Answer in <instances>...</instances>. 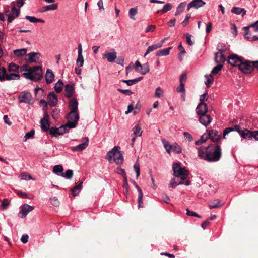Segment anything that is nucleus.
I'll list each match as a JSON object with an SVG mask.
<instances>
[{"label": "nucleus", "instance_id": "4d7b16f0", "mask_svg": "<svg viewBox=\"0 0 258 258\" xmlns=\"http://www.w3.org/2000/svg\"><path fill=\"white\" fill-rule=\"evenodd\" d=\"M117 91H119L120 93H122V94L130 96L133 94V92L131 90L128 89H122L120 88L117 89Z\"/></svg>", "mask_w": 258, "mask_h": 258}, {"label": "nucleus", "instance_id": "f704fd0d", "mask_svg": "<svg viewBox=\"0 0 258 258\" xmlns=\"http://www.w3.org/2000/svg\"><path fill=\"white\" fill-rule=\"evenodd\" d=\"M171 49V47H168L159 50L156 52V55L158 56H167L169 54Z\"/></svg>", "mask_w": 258, "mask_h": 258}, {"label": "nucleus", "instance_id": "6ab92c4d", "mask_svg": "<svg viewBox=\"0 0 258 258\" xmlns=\"http://www.w3.org/2000/svg\"><path fill=\"white\" fill-rule=\"evenodd\" d=\"M103 57L107 59V61L109 62H113L117 57L116 52H115L114 49H113L112 51L111 52H105L103 54Z\"/></svg>", "mask_w": 258, "mask_h": 258}, {"label": "nucleus", "instance_id": "20e7f679", "mask_svg": "<svg viewBox=\"0 0 258 258\" xmlns=\"http://www.w3.org/2000/svg\"><path fill=\"white\" fill-rule=\"evenodd\" d=\"M172 169L174 176L180 178L183 181L187 180L189 172L185 167H181L178 163H175L173 164Z\"/></svg>", "mask_w": 258, "mask_h": 258}, {"label": "nucleus", "instance_id": "c03bdc74", "mask_svg": "<svg viewBox=\"0 0 258 258\" xmlns=\"http://www.w3.org/2000/svg\"><path fill=\"white\" fill-rule=\"evenodd\" d=\"M73 175V170L71 169L67 170L64 173H61V176L67 178L71 179Z\"/></svg>", "mask_w": 258, "mask_h": 258}, {"label": "nucleus", "instance_id": "58836bf2", "mask_svg": "<svg viewBox=\"0 0 258 258\" xmlns=\"http://www.w3.org/2000/svg\"><path fill=\"white\" fill-rule=\"evenodd\" d=\"M26 19L27 20H29L30 22L32 23H44L45 21L42 19H38L36 18L34 16H26L25 17Z\"/></svg>", "mask_w": 258, "mask_h": 258}, {"label": "nucleus", "instance_id": "0eeeda50", "mask_svg": "<svg viewBox=\"0 0 258 258\" xmlns=\"http://www.w3.org/2000/svg\"><path fill=\"white\" fill-rule=\"evenodd\" d=\"M19 102L24 103L29 105L33 104V99L31 94L28 91L21 92L18 97Z\"/></svg>", "mask_w": 258, "mask_h": 258}, {"label": "nucleus", "instance_id": "e2e57ef3", "mask_svg": "<svg viewBox=\"0 0 258 258\" xmlns=\"http://www.w3.org/2000/svg\"><path fill=\"white\" fill-rule=\"evenodd\" d=\"M172 5L170 3H167L163 7L162 9V13H166L171 9Z\"/></svg>", "mask_w": 258, "mask_h": 258}, {"label": "nucleus", "instance_id": "052dcab7", "mask_svg": "<svg viewBox=\"0 0 258 258\" xmlns=\"http://www.w3.org/2000/svg\"><path fill=\"white\" fill-rule=\"evenodd\" d=\"M184 86H185V85L183 84L182 83L180 84L179 86L176 88V91L178 92L182 93L184 95H185V89Z\"/></svg>", "mask_w": 258, "mask_h": 258}, {"label": "nucleus", "instance_id": "9d476101", "mask_svg": "<svg viewBox=\"0 0 258 258\" xmlns=\"http://www.w3.org/2000/svg\"><path fill=\"white\" fill-rule=\"evenodd\" d=\"M242 59V57H239L236 54H232L228 56V62L232 66L239 67Z\"/></svg>", "mask_w": 258, "mask_h": 258}, {"label": "nucleus", "instance_id": "1a4fd4ad", "mask_svg": "<svg viewBox=\"0 0 258 258\" xmlns=\"http://www.w3.org/2000/svg\"><path fill=\"white\" fill-rule=\"evenodd\" d=\"M69 127L67 124L62 125L59 127H52L49 130L50 134L54 137H57L59 135H61L66 133L68 131Z\"/></svg>", "mask_w": 258, "mask_h": 258}, {"label": "nucleus", "instance_id": "6e6d98bb", "mask_svg": "<svg viewBox=\"0 0 258 258\" xmlns=\"http://www.w3.org/2000/svg\"><path fill=\"white\" fill-rule=\"evenodd\" d=\"M134 168L136 173V178L138 179L140 174L139 164L138 163H136L134 165Z\"/></svg>", "mask_w": 258, "mask_h": 258}, {"label": "nucleus", "instance_id": "e433bc0d", "mask_svg": "<svg viewBox=\"0 0 258 258\" xmlns=\"http://www.w3.org/2000/svg\"><path fill=\"white\" fill-rule=\"evenodd\" d=\"M140 71L138 72L140 73L142 75L147 74L150 71L149 65L148 62L142 64V67L140 68Z\"/></svg>", "mask_w": 258, "mask_h": 258}, {"label": "nucleus", "instance_id": "37998d69", "mask_svg": "<svg viewBox=\"0 0 258 258\" xmlns=\"http://www.w3.org/2000/svg\"><path fill=\"white\" fill-rule=\"evenodd\" d=\"M222 206L220 203V201L219 200H215L212 201L209 205V207L210 209L217 208Z\"/></svg>", "mask_w": 258, "mask_h": 258}, {"label": "nucleus", "instance_id": "49530a36", "mask_svg": "<svg viewBox=\"0 0 258 258\" xmlns=\"http://www.w3.org/2000/svg\"><path fill=\"white\" fill-rule=\"evenodd\" d=\"M137 8H132L129 10L128 14L130 18L132 20H135V16L137 14Z\"/></svg>", "mask_w": 258, "mask_h": 258}, {"label": "nucleus", "instance_id": "7ed1b4c3", "mask_svg": "<svg viewBox=\"0 0 258 258\" xmlns=\"http://www.w3.org/2000/svg\"><path fill=\"white\" fill-rule=\"evenodd\" d=\"M106 159L110 163L115 162L119 164L123 162V156L121 152L118 150V147L114 146L111 151L108 152L106 156Z\"/></svg>", "mask_w": 258, "mask_h": 258}, {"label": "nucleus", "instance_id": "393cba45", "mask_svg": "<svg viewBox=\"0 0 258 258\" xmlns=\"http://www.w3.org/2000/svg\"><path fill=\"white\" fill-rule=\"evenodd\" d=\"M54 75L53 72L50 69H47L45 74V80L46 83H51L54 80Z\"/></svg>", "mask_w": 258, "mask_h": 258}, {"label": "nucleus", "instance_id": "72a5a7b5", "mask_svg": "<svg viewBox=\"0 0 258 258\" xmlns=\"http://www.w3.org/2000/svg\"><path fill=\"white\" fill-rule=\"evenodd\" d=\"M143 79V77H139L132 80H122V82L126 83L128 86H132Z\"/></svg>", "mask_w": 258, "mask_h": 258}, {"label": "nucleus", "instance_id": "c9c22d12", "mask_svg": "<svg viewBox=\"0 0 258 258\" xmlns=\"http://www.w3.org/2000/svg\"><path fill=\"white\" fill-rule=\"evenodd\" d=\"M63 170V168L61 165H55L53 168V172L58 176H61Z\"/></svg>", "mask_w": 258, "mask_h": 258}, {"label": "nucleus", "instance_id": "4c0bfd02", "mask_svg": "<svg viewBox=\"0 0 258 258\" xmlns=\"http://www.w3.org/2000/svg\"><path fill=\"white\" fill-rule=\"evenodd\" d=\"M20 78V76L18 74L16 73H11L9 74H7L6 73V75L5 77V80H17Z\"/></svg>", "mask_w": 258, "mask_h": 258}, {"label": "nucleus", "instance_id": "0e129e2a", "mask_svg": "<svg viewBox=\"0 0 258 258\" xmlns=\"http://www.w3.org/2000/svg\"><path fill=\"white\" fill-rule=\"evenodd\" d=\"M20 177L22 180H30L32 179L31 176L26 173H22L20 175Z\"/></svg>", "mask_w": 258, "mask_h": 258}, {"label": "nucleus", "instance_id": "a211bd4d", "mask_svg": "<svg viewBox=\"0 0 258 258\" xmlns=\"http://www.w3.org/2000/svg\"><path fill=\"white\" fill-rule=\"evenodd\" d=\"M206 3L203 0H192L187 5V10H189L191 8L198 9L205 5Z\"/></svg>", "mask_w": 258, "mask_h": 258}, {"label": "nucleus", "instance_id": "a878e982", "mask_svg": "<svg viewBox=\"0 0 258 258\" xmlns=\"http://www.w3.org/2000/svg\"><path fill=\"white\" fill-rule=\"evenodd\" d=\"M180 184H184L187 186L190 184V181L189 180H186L185 181H183L181 180V181L178 183H177L175 179L174 178H172L170 182V187L173 188L177 185Z\"/></svg>", "mask_w": 258, "mask_h": 258}, {"label": "nucleus", "instance_id": "c85d7f7f", "mask_svg": "<svg viewBox=\"0 0 258 258\" xmlns=\"http://www.w3.org/2000/svg\"><path fill=\"white\" fill-rule=\"evenodd\" d=\"M83 182L81 181L71 189V192L74 197L77 196L82 188Z\"/></svg>", "mask_w": 258, "mask_h": 258}, {"label": "nucleus", "instance_id": "680f3d73", "mask_svg": "<svg viewBox=\"0 0 258 258\" xmlns=\"http://www.w3.org/2000/svg\"><path fill=\"white\" fill-rule=\"evenodd\" d=\"M50 201L52 205L57 206L59 205V202L56 197H52L50 198Z\"/></svg>", "mask_w": 258, "mask_h": 258}, {"label": "nucleus", "instance_id": "13d9d810", "mask_svg": "<svg viewBox=\"0 0 258 258\" xmlns=\"http://www.w3.org/2000/svg\"><path fill=\"white\" fill-rule=\"evenodd\" d=\"M47 11H50V10H56L58 8V4L57 3L56 4H50L46 6Z\"/></svg>", "mask_w": 258, "mask_h": 258}, {"label": "nucleus", "instance_id": "864d4df0", "mask_svg": "<svg viewBox=\"0 0 258 258\" xmlns=\"http://www.w3.org/2000/svg\"><path fill=\"white\" fill-rule=\"evenodd\" d=\"M249 27H248V26L244 27L243 28V29L244 30V36L245 38H246L247 39H248V40L251 38V37H250L251 34L249 32Z\"/></svg>", "mask_w": 258, "mask_h": 258}, {"label": "nucleus", "instance_id": "4468645a", "mask_svg": "<svg viewBox=\"0 0 258 258\" xmlns=\"http://www.w3.org/2000/svg\"><path fill=\"white\" fill-rule=\"evenodd\" d=\"M207 111V104L203 102L200 103L196 108V113L199 116L206 114Z\"/></svg>", "mask_w": 258, "mask_h": 258}, {"label": "nucleus", "instance_id": "79ce46f5", "mask_svg": "<svg viewBox=\"0 0 258 258\" xmlns=\"http://www.w3.org/2000/svg\"><path fill=\"white\" fill-rule=\"evenodd\" d=\"M205 78L206 79V81L205 82V85L207 87H209L210 85L212 84L214 81L213 77L212 74L209 75H205Z\"/></svg>", "mask_w": 258, "mask_h": 258}, {"label": "nucleus", "instance_id": "603ef678", "mask_svg": "<svg viewBox=\"0 0 258 258\" xmlns=\"http://www.w3.org/2000/svg\"><path fill=\"white\" fill-rule=\"evenodd\" d=\"M19 69V66L15 63H11L9 66V71L10 72H16Z\"/></svg>", "mask_w": 258, "mask_h": 258}, {"label": "nucleus", "instance_id": "7c9ffc66", "mask_svg": "<svg viewBox=\"0 0 258 258\" xmlns=\"http://www.w3.org/2000/svg\"><path fill=\"white\" fill-rule=\"evenodd\" d=\"M164 42V40L162 41V43L161 44H157L152 45L148 47L146 53L144 54V57L146 56L150 52L162 47V43Z\"/></svg>", "mask_w": 258, "mask_h": 258}, {"label": "nucleus", "instance_id": "a19ab883", "mask_svg": "<svg viewBox=\"0 0 258 258\" xmlns=\"http://www.w3.org/2000/svg\"><path fill=\"white\" fill-rule=\"evenodd\" d=\"M63 83L61 80H59L54 86L55 91L57 93H60L62 89Z\"/></svg>", "mask_w": 258, "mask_h": 258}, {"label": "nucleus", "instance_id": "8fccbe9b", "mask_svg": "<svg viewBox=\"0 0 258 258\" xmlns=\"http://www.w3.org/2000/svg\"><path fill=\"white\" fill-rule=\"evenodd\" d=\"M6 73V69L3 67H0V81L5 80V77Z\"/></svg>", "mask_w": 258, "mask_h": 258}, {"label": "nucleus", "instance_id": "bf43d9fd", "mask_svg": "<svg viewBox=\"0 0 258 258\" xmlns=\"http://www.w3.org/2000/svg\"><path fill=\"white\" fill-rule=\"evenodd\" d=\"M12 14L15 15L16 17H18L19 16L20 14V11L19 9H17L15 6H14L12 8Z\"/></svg>", "mask_w": 258, "mask_h": 258}, {"label": "nucleus", "instance_id": "aec40b11", "mask_svg": "<svg viewBox=\"0 0 258 258\" xmlns=\"http://www.w3.org/2000/svg\"><path fill=\"white\" fill-rule=\"evenodd\" d=\"M34 209L33 206H30L28 204H25L22 206L20 213L22 214V217L25 218L27 215L31 211H33Z\"/></svg>", "mask_w": 258, "mask_h": 258}, {"label": "nucleus", "instance_id": "39448f33", "mask_svg": "<svg viewBox=\"0 0 258 258\" xmlns=\"http://www.w3.org/2000/svg\"><path fill=\"white\" fill-rule=\"evenodd\" d=\"M68 123L66 124L69 128L75 127L79 119L78 112L70 111L67 117Z\"/></svg>", "mask_w": 258, "mask_h": 258}, {"label": "nucleus", "instance_id": "2eb2a0df", "mask_svg": "<svg viewBox=\"0 0 258 258\" xmlns=\"http://www.w3.org/2000/svg\"><path fill=\"white\" fill-rule=\"evenodd\" d=\"M200 122L205 126H207L211 122L212 119L210 115L206 114L199 116Z\"/></svg>", "mask_w": 258, "mask_h": 258}, {"label": "nucleus", "instance_id": "f257e3e1", "mask_svg": "<svg viewBox=\"0 0 258 258\" xmlns=\"http://www.w3.org/2000/svg\"><path fill=\"white\" fill-rule=\"evenodd\" d=\"M198 157L208 162H216L222 156L221 146L218 144H211L208 146H202L197 149Z\"/></svg>", "mask_w": 258, "mask_h": 258}, {"label": "nucleus", "instance_id": "423d86ee", "mask_svg": "<svg viewBox=\"0 0 258 258\" xmlns=\"http://www.w3.org/2000/svg\"><path fill=\"white\" fill-rule=\"evenodd\" d=\"M238 69L244 74H250L253 71V62L252 61L243 59Z\"/></svg>", "mask_w": 258, "mask_h": 258}, {"label": "nucleus", "instance_id": "2f4dec72", "mask_svg": "<svg viewBox=\"0 0 258 258\" xmlns=\"http://www.w3.org/2000/svg\"><path fill=\"white\" fill-rule=\"evenodd\" d=\"M231 12L237 15L241 14L242 16L243 17L246 14V11L243 8L234 7L231 9Z\"/></svg>", "mask_w": 258, "mask_h": 258}, {"label": "nucleus", "instance_id": "b1692460", "mask_svg": "<svg viewBox=\"0 0 258 258\" xmlns=\"http://www.w3.org/2000/svg\"><path fill=\"white\" fill-rule=\"evenodd\" d=\"M65 96L67 98H71L74 93V89L72 85L67 84L65 86Z\"/></svg>", "mask_w": 258, "mask_h": 258}, {"label": "nucleus", "instance_id": "774afa93", "mask_svg": "<svg viewBox=\"0 0 258 258\" xmlns=\"http://www.w3.org/2000/svg\"><path fill=\"white\" fill-rule=\"evenodd\" d=\"M123 187L125 189V193L127 194L128 192V186L127 177L123 178Z\"/></svg>", "mask_w": 258, "mask_h": 258}, {"label": "nucleus", "instance_id": "de8ad7c7", "mask_svg": "<svg viewBox=\"0 0 258 258\" xmlns=\"http://www.w3.org/2000/svg\"><path fill=\"white\" fill-rule=\"evenodd\" d=\"M163 89L161 87H158L155 90V97L161 98L163 96Z\"/></svg>", "mask_w": 258, "mask_h": 258}, {"label": "nucleus", "instance_id": "a18cd8bd", "mask_svg": "<svg viewBox=\"0 0 258 258\" xmlns=\"http://www.w3.org/2000/svg\"><path fill=\"white\" fill-rule=\"evenodd\" d=\"M222 64H218L216 66L213 68L211 72L212 75H215L218 74L222 69Z\"/></svg>", "mask_w": 258, "mask_h": 258}, {"label": "nucleus", "instance_id": "f8f14e48", "mask_svg": "<svg viewBox=\"0 0 258 258\" xmlns=\"http://www.w3.org/2000/svg\"><path fill=\"white\" fill-rule=\"evenodd\" d=\"M40 124L42 130L47 131L49 130L50 123L49 122V115L47 113H45L43 118L41 119Z\"/></svg>", "mask_w": 258, "mask_h": 258}, {"label": "nucleus", "instance_id": "412c9836", "mask_svg": "<svg viewBox=\"0 0 258 258\" xmlns=\"http://www.w3.org/2000/svg\"><path fill=\"white\" fill-rule=\"evenodd\" d=\"M47 98L48 102L50 106H54L57 104V97L54 92H50L48 94Z\"/></svg>", "mask_w": 258, "mask_h": 258}, {"label": "nucleus", "instance_id": "ea45409f", "mask_svg": "<svg viewBox=\"0 0 258 258\" xmlns=\"http://www.w3.org/2000/svg\"><path fill=\"white\" fill-rule=\"evenodd\" d=\"M186 6V3L182 2L179 4L176 9V11L175 13V15L177 16L181 13L184 10Z\"/></svg>", "mask_w": 258, "mask_h": 258}, {"label": "nucleus", "instance_id": "3c124183", "mask_svg": "<svg viewBox=\"0 0 258 258\" xmlns=\"http://www.w3.org/2000/svg\"><path fill=\"white\" fill-rule=\"evenodd\" d=\"M34 134H35V131L34 130H32L30 132L27 133L24 137V141H26L27 140L29 139L30 138L33 137Z\"/></svg>", "mask_w": 258, "mask_h": 258}, {"label": "nucleus", "instance_id": "c756f323", "mask_svg": "<svg viewBox=\"0 0 258 258\" xmlns=\"http://www.w3.org/2000/svg\"><path fill=\"white\" fill-rule=\"evenodd\" d=\"M252 132L248 129H244L240 134V136L247 140H251Z\"/></svg>", "mask_w": 258, "mask_h": 258}, {"label": "nucleus", "instance_id": "338daca9", "mask_svg": "<svg viewBox=\"0 0 258 258\" xmlns=\"http://www.w3.org/2000/svg\"><path fill=\"white\" fill-rule=\"evenodd\" d=\"M186 214L190 216H195L198 218H201V216L198 215L197 213L190 211L188 209H186Z\"/></svg>", "mask_w": 258, "mask_h": 258}, {"label": "nucleus", "instance_id": "cd10ccee", "mask_svg": "<svg viewBox=\"0 0 258 258\" xmlns=\"http://www.w3.org/2000/svg\"><path fill=\"white\" fill-rule=\"evenodd\" d=\"M78 103L76 99H72L69 102V108L70 111L78 112Z\"/></svg>", "mask_w": 258, "mask_h": 258}, {"label": "nucleus", "instance_id": "dca6fc26", "mask_svg": "<svg viewBox=\"0 0 258 258\" xmlns=\"http://www.w3.org/2000/svg\"><path fill=\"white\" fill-rule=\"evenodd\" d=\"M133 184L135 185V187L137 189L139 195L138 198V208H142L143 207V193L141 190V188L139 186V185L136 183V182L134 181H132Z\"/></svg>", "mask_w": 258, "mask_h": 258}, {"label": "nucleus", "instance_id": "9b49d317", "mask_svg": "<svg viewBox=\"0 0 258 258\" xmlns=\"http://www.w3.org/2000/svg\"><path fill=\"white\" fill-rule=\"evenodd\" d=\"M208 132V136L212 142L218 143L221 139V134L216 130H207Z\"/></svg>", "mask_w": 258, "mask_h": 258}, {"label": "nucleus", "instance_id": "69168bd1", "mask_svg": "<svg viewBox=\"0 0 258 258\" xmlns=\"http://www.w3.org/2000/svg\"><path fill=\"white\" fill-rule=\"evenodd\" d=\"M156 28V26L154 25H149L145 29V33L152 32H153Z\"/></svg>", "mask_w": 258, "mask_h": 258}, {"label": "nucleus", "instance_id": "f03ea898", "mask_svg": "<svg viewBox=\"0 0 258 258\" xmlns=\"http://www.w3.org/2000/svg\"><path fill=\"white\" fill-rule=\"evenodd\" d=\"M20 71L23 72V76L31 81H39L43 78L42 69L39 66L31 67L28 64H24L20 67Z\"/></svg>", "mask_w": 258, "mask_h": 258}, {"label": "nucleus", "instance_id": "4be33fe9", "mask_svg": "<svg viewBox=\"0 0 258 258\" xmlns=\"http://www.w3.org/2000/svg\"><path fill=\"white\" fill-rule=\"evenodd\" d=\"M27 60L30 62H36L40 58V54L38 52H30L27 55Z\"/></svg>", "mask_w": 258, "mask_h": 258}, {"label": "nucleus", "instance_id": "09e8293b", "mask_svg": "<svg viewBox=\"0 0 258 258\" xmlns=\"http://www.w3.org/2000/svg\"><path fill=\"white\" fill-rule=\"evenodd\" d=\"M84 63V59L82 54H78V58L76 61V64L78 67H82Z\"/></svg>", "mask_w": 258, "mask_h": 258}, {"label": "nucleus", "instance_id": "bb28decb", "mask_svg": "<svg viewBox=\"0 0 258 258\" xmlns=\"http://www.w3.org/2000/svg\"><path fill=\"white\" fill-rule=\"evenodd\" d=\"M27 52L26 48H21L13 50V54L15 56L21 57L25 56Z\"/></svg>", "mask_w": 258, "mask_h": 258}, {"label": "nucleus", "instance_id": "473e14b6", "mask_svg": "<svg viewBox=\"0 0 258 258\" xmlns=\"http://www.w3.org/2000/svg\"><path fill=\"white\" fill-rule=\"evenodd\" d=\"M133 135L140 137L142 136V131L141 130V125L138 123L133 128Z\"/></svg>", "mask_w": 258, "mask_h": 258}, {"label": "nucleus", "instance_id": "5fc2aeb1", "mask_svg": "<svg viewBox=\"0 0 258 258\" xmlns=\"http://www.w3.org/2000/svg\"><path fill=\"white\" fill-rule=\"evenodd\" d=\"M217 48L219 50V51L218 52H221V53L225 52L227 49L225 45L222 43H219L218 44Z\"/></svg>", "mask_w": 258, "mask_h": 258}, {"label": "nucleus", "instance_id": "6e6552de", "mask_svg": "<svg viewBox=\"0 0 258 258\" xmlns=\"http://www.w3.org/2000/svg\"><path fill=\"white\" fill-rule=\"evenodd\" d=\"M162 143L166 151L168 154H170L172 151L179 154L182 151L181 148L176 143L171 145L165 140H163Z\"/></svg>", "mask_w": 258, "mask_h": 258}, {"label": "nucleus", "instance_id": "f3484780", "mask_svg": "<svg viewBox=\"0 0 258 258\" xmlns=\"http://www.w3.org/2000/svg\"><path fill=\"white\" fill-rule=\"evenodd\" d=\"M236 131L238 132L239 134L241 133V132L242 131V130L241 129V127L239 125H235L233 127H227L223 131V138L226 139V136L229 134L230 132L232 131Z\"/></svg>", "mask_w": 258, "mask_h": 258}, {"label": "nucleus", "instance_id": "5701e85b", "mask_svg": "<svg viewBox=\"0 0 258 258\" xmlns=\"http://www.w3.org/2000/svg\"><path fill=\"white\" fill-rule=\"evenodd\" d=\"M214 60L218 64H223L225 61V57L223 53L216 52L215 55Z\"/></svg>", "mask_w": 258, "mask_h": 258}, {"label": "nucleus", "instance_id": "ddd939ff", "mask_svg": "<svg viewBox=\"0 0 258 258\" xmlns=\"http://www.w3.org/2000/svg\"><path fill=\"white\" fill-rule=\"evenodd\" d=\"M89 144V139L85 137L84 139V142L77 146L72 147V150L74 151H81L87 148Z\"/></svg>", "mask_w": 258, "mask_h": 258}]
</instances>
